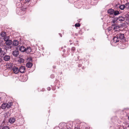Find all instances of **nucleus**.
<instances>
[{
    "instance_id": "nucleus-43",
    "label": "nucleus",
    "mask_w": 129,
    "mask_h": 129,
    "mask_svg": "<svg viewBox=\"0 0 129 129\" xmlns=\"http://www.w3.org/2000/svg\"><path fill=\"white\" fill-rule=\"evenodd\" d=\"M70 44V45H71L72 44V43H71Z\"/></svg>"
},
{
    "instance_id": "nucleus-2",
    "label": "nucleus",
    "mask_w": 129,
    "mask_h": 129,
    "mask_svg": "<svg viewBox=\"0 0 129 129\" xmlns=\"http://www.w3.org/2000/svg\"><path fill=\"white\" fill-rule=\"evenodd\" d=\"M25 67L24 66H21L20 68L19 71L21 73H23L25 71Z\"/></svg>"
},
{
    "instance_id": "nucleus-35",
    "label": "nucleus",
    "mask_w": 129,
    "mask_h": 129,
    "mask_svg": "<svg viewBox=\"0 0 129 129\" xmlns=\"http://www.w3.org/2000/svg\"><path fill=\"white\" fill-rule=\"evenodd\" d=\"M66 51V50L65 49H64L63 50V52H65Z\"/></svg>"
},
{
    "instance_id": "nucleus-21",
    "label": "nucleus",
    "mask_w": 129,
    "mask_h": 129,
    "mask_svg": "<svg viewBox=\"0 0 129 129\" xmlns=\"http://www.w3.org/2000/svg\"><path fill=\"white\" fill-rule=\"evenodd\" d=\"M120 14L119 12L117 10H114L113 14L115 16H116Z\"/></svg>"
},
{
    "instance_id": "nucleus-1",
    "label": "nucleus",
    "mask_w": 129,
    "mask_h": 129,
    "mask_svg": "<svg viewBox=\"0 0 129 129\" xmlns=\"http://www.w3.org/2000/svg\"><path fill=\"white\" fill-rule=\"evenodd\" d=\"M118 36L119 40L120 39V40H123L125 38L124 37V35L123 34H118L117 35Z\"/></svg>"
},
{
    "instance_id": "nucleus-37",
    "label": "nucleus",
    "mask_w": 129,
    "mask_h": 129,
    "mask_svg": "<svg viewBox=\"0 0 129 129\" xmlns=\"http://www.w3.org/2000/svg\"><path fill=\"white\" fill-rule=\"evenodd\" d=\"M61 49H63V47H61Z\"/></svg>"
},
{
    "instance_id": "nucleus-34",
    "label": "nucleus",
    "mask_w": 129,
    "mask_h": 129,
    "mask_svg": "<svg viewBox=\"0 0 129 129\" xmlns=\"http://www.w3.org/2000/svg\"><path fill=\"white\" fill-rule=\"evenodd\" d=\"M2 51V48L0 47V53Z\"/></svg>"
},
{
    "instance_id": "nucleus-10",
    "label": "nucleus",
    "mask_w": 129,
    "mask_h": 129,
    "mask_svg": "<svg viewBox=\"0 0 129 129\" xmlns=\"http://www.w3.org/2000/svg\"><path fill=\"white\" fill-rule=\"evenodd\" d=\"M114 11V10L112 9H110L108 10V14H109L110 15H112L113 14Z\"/></svg>"
},
{
    "instance_id": "nucleus-18",
    "label": "nucleus",
    "mask_w": 129,
    "mask_h": 129,
    "mask_svg": "<svg viewBox=\"0 0 129 129\" xmlns=\"http://www.w3.org/2000/svg\"><path fill=\"white\" fill-rule=\"evenodd\" d=\"M12 41L10 40H9L6 42V43L7 45H10L12 43Z\"/></svg>"
},
{
    "instance_id": "nucleus-3",
    "label": "nucleus",
    "mask_w": 129,
    "mask_h": 129,
    "mask_svg": "<svg viewBox=\"0 0 129 129\" xmlns=\"http://www.w3.org/2000/svg\"><path fill=\"white\" fill-rule=\"evenodd\" d=\"M12 70L14 73L15 74H17L19 72V69L16 67H13L12 68Z\"/></svg>"
},
{
    "instance_id": "nucleus-45",
    "label": "nucleus",
    "mask_w": 129,
    "mask_h": 129,
    "mask_svg": "<svg viewBox=\"0 0 129 129\" xmlns=\"http://www.w3.org/2000/svg\"><path fill=\"white\" fill-rule=\"evenodd\" d=\"M1 99V98L0 97V99Z\"/></svg>"
},
{
    "instance_id": "nucleus-22",
    "label": "nucleus",
    "mask_w": 129,
    "mask_h": 129,
    "mask_svg": "<svg viewBox=\"0 0 129 129\" xmlns=\"http://www.w3.org/2000/svg\"><path fill=\"white\" fill-rule=\"evenodd\" d=\"M1 36L2 37H4L6 36V33L5 31L2 32L0 34Z\"/></svg>"
},
{
    "instance_id": "nucleus-8",
    "label": "nucleus",
    "mask_w": 129,
    "mask_h": 129,
    "mask_svg": "<svg viewBox=\"0 0 129 129\" xmlns=\"http://www.w3.org/2000/svg\"><path fill=\"white\" fill-rule=\"evenodd\" d=\"M19 54V52L17 50H15L12 53L13 55L15 57L17 56Z\"/></svg>"
},
{
    "instance_id": "nucleus-36",
    "label": "nucleus",
    "mask_w": 129,
    "mask_h": 129,
    "mask_svg": "<svg viewBox=\"0 0 129 129\" xmlns=\"http://www.w3.org/2000/svg\"><path fill=\"white\" fill-rule=\"evenodd\" d=\"M30 0H25V1H29Z\"/></svg>"
},
{
    "instance_id": "nucleus-39",
    "label": "nucleus",
    "mask_w": 129,
    "mask_h": 129,
    "mask_svg": "<svg viewBox=\"0 0 129 129\" xmlns=\"http://www.w3.org/2000/svg\"><path fill=\"white\" fill-rule=\"evenodd\" d=\"M128 120H129V116L128 117Z\"/></svg>"
},
{
    "instance_id": "nucleus-15",
    "label": "nucleus",
    "mask_w": 129,
    "mask_h": 129,
    "mask_svg": "<svg viewBox=\"0 0 129 129\" xmlns=\"http://www.w3.org/2000/svg\"><path fill=\"white\" fill-rule=\"evenodd\" d=\"M118 7H119L120 9L122 10H123L125 8V5H119V6H118Z\"/></svg>"
},
{
    "instance_id": "nucleus-19",
    "label": "nucleus",
    "mask_w": 129,
    "mask_h": 129,
    "mask_svg": "<svg viewBox=\"0 0 129 129\" xmlns=\"http://www.w3.org/2000/svg\"><path fill=\"white\" fill-rule=\"evenodd\" d=\"M7 107V105L6 103H3L1 106V107L3 109H5Z\"/></svg>"
},
{
    "instance_id": "nucleus-40",
    "label": "nucleus",
    "mask_w": 129,
    "mask_h": 129,
    "mask_svg": "<svg viewBox=\"0 0 129 129\" xmlns=\"http://www.w3.org/2000/svg\"><path fill=\"white\" fill-rule=\"evenodd\" d=\"M116 6H117V5H116Z\"/></svg>"
},
{
    "instance_id": "nucleus-25",
    "label": "nucleus",
    "mask_w": 129,
    "mask_h": 129,
    "mask_svg": "<svg viewBox=\"0 0 129 129\" xmlns=\"http://www.w3.org/2000/svg\"><path fill=\"white\" fill-rule=\"evenodd\" d=\"M2 129H9V127L8 126H3Z\"/></svg>"
},
{
    "instance_id": "nucleus-26",
    "label": "nucleus",
    "mask_w": 129,
    "mask_h": 129,
    "mask_svg": "<svg viewBox=\"0 0 129 129\" xmlns=\"http://www.w3.org/2000/svg\"><path fill=\"white\" fill-rule=\"evenodd\" d=\"M80 25V24L79 23H77L75 24V26L76 27H79Z\"/></svg>"
},
{
    "instance_id": "nucleus-4",
    "label": "nucleus",
    "mask_w": 129,
    "mask_h": 129,
    "mask_svg": "<svg viewBox=\"0 0 129 129\" xmlns=\"http://www.w3.org/2000/svg\"><path fill=\"white\" fill-rule=\"evenodd\" d=\"M118 20V18H115L112 20V23L113 24H112V26H116V23L117 22V21Z\"/></svg>"
},
{
    "instance_id": "nucleus-6",
    "label": "nucleus",
    "mask_w": 129,
    "mask_h": 129,
    "mask_svg": "<svg viewBox=\"0 0 129 129\" xmlns=\"http://www.w3.org/2000/svg\"><path fill=\"white\" fill-rule=\"evenodd\" d=\"M113 40L114 42L115 43L118 42L120 41L117 35L113 38Z\"/></svg>"
},
{
    "instance_id": "nucleus-28",
    "label": "nucleus",
    "mask_w": 129,
    "mask_h": 129,
    "mask_svg": "<svg viewBox=\"0 0 129 129\" xmlns=\"http://www.w3.org/2000/svg\"><path fill=\"white\" fill-rule=\"evenodd\" d=\"M1 55H2V56H3L4 54H5V52L3 51H2L1 52Z\"/></svg>"
},
{
    "instance_id": "nucleus-13",
    "label": "nucleus",
    "mask_w": 129,
    "mask_h": 129,
    "mask_svg": "<svg viewBox=\"0 0 129 129\" xmlns=\"http://www.w3.org/2000/svg\"><path fill=\"white\" fill-rule=\"evenodd\" d=\"M117 18H118V20L119 21L121 22L123 21L125 19L122 16L119 17H118Z\"/></svg>"
},
{
    "instance_id": "nucleus-27",
    "label": "nucleus",
    "mask_w": 129,
    "mask_h": 129,
    "mask_svg": "<svg viewBox=\"0 0 129 129\" xmlns=\"http://www.w3.org/2000/svg\"><path fill=\"white\" fill-rule=\"evenodd\" d=\"M27 60L29 61H32V58L31 57H30L28 58Z\"/></svg>"
},
{
    "instance_id": "nucleus-5",
    "label": "nucleus",
    "mask_w": 129,
    "mask_h": 129,
    "mask_svg": "<svg viewBox=\"0 0 129 129\" xmlns=\"http://www.w3.org/2000/svg\"><path fill=\"white\" fill-rule=\"evenodd\" d=\"M16 119L14 117L10 118L9 119V122L11 123H13L15 121Z\"/></svg>"
},
{
    "instance_id": "nucleus-7",
    "label": "nucleus",
    "mask_w": 129,
    "mask_h": 129,
    "mask_svg": "<svg viewBox=\"0 0 129 129\" xmlns=\"http://www.w3.org/2000/svg\"><path fill=\"white\" fill-rule=\"evenodd\" d=\"M10 57L9 55H5L3 57L4 60L5 61H9L10 59Z\"/></svg>"
},
{
    "instance_id": "nucleus-42",
    "label": "nucleus",
    "mask_w": 129,
    "mask_h": 129,
    "mask_svg": "<svg viewBox=\"0 0 129 129\" xmlns=\"http://www.w3.org/2000/svg\"><path fill=\"white\" fill-rule=\"evenodd\" d=\"M70 42H71V40H70Z\"/></svg>"
},
{
    "instance_id": "nucleus-33",
    "label": "nucleus",
    "mask_w": 129,
    "mask_h": 129,
    "mask_svg": "<svg viewBox=\"0 0 129 129\" xmlns=\"http://www.w3.org/2000/svg\"><path fill=\"white\" fill-rule=\"evenodd\" d=\"M59 35L61 37H62V34H60V33H59Z\"/></svg>"
},
{
    "instance_id": "nucleus-12",
    "label": "nucleus",
    "mask_w": 129,
    "mask_h": 129,
    "mask_svg": "<svg viewBox=\"0 0 129 129\" xmlns=\"http://www.w3.org/2000/svg\"><path fill=\"white\" fill-rule=\"evenodd\" d=\"M115 26L113 28L114 30L115 31H118L119 30V28L120 26L119 25H116V26Z\"/></svg>"
},
{
    "instance_id": "nucleus-41",
    "label": "nucleus",
    "mask_w": 129,
    "mask_h": 129,
    "mask_svg": "<svg viewBox=\"0 0 129 129\" xmlns=\"http://www.w3.org/2000/svg\"><path fill=\"white\" fill-rule=\"evenodd\" d=\"M128 110V109H126V110Z\"/></svg>"
},
{
    "instance_id": "nucleus-11",
    "label": "nucleus",
    "mask_w": 129,
    "mask_h": 129,
    "mask_svg": "<svg viewBox=\"0 0 129 129\" xmlns=\"http://www.w3.org/2000/svg\"><path fill=\"white\" fill-rule=\"evenodd\" d=\"M13 45L16 46H17L19 44V42L16 40H14L13 41Z\"/></svg>"
},
{
    "instance_id": "nucleus-29",
    "label": "nucleus",
    "mask_w": 129,
    "mask_h": 129,
    "mask_svg": "<svg viewBox=\"0 0 129 129\" xmlns=\"http://www.w3.org/2000/svg\"><path fill=\"white\" fill-rule=\"evenodd\" d=\"M53 129H60V128L58 126H57L55 127Z\"/></svg>"
},
{
    "instance_id": "nucleus-17",
    "label": "nucleus",
    "mask_w": 129,
    "mask_h": 129,
    "mask_svg": "<svg viewBox=\"0 0 129 129\" xmlns=\"http://www.w3.org/2000/svg\"><path fill=\"white\" fill-rule=\"evenodd\" d=\"M33 65V64L30 62L27 63L26 64V66L28 68L31 67Z\"/></svg>"
},
{
    "instance_id": "nucleus-16",
    "label": "nucleus",
    "mask_w": 129,
    "mask_h": 129,
    "mask_svg": "<svg viewBox=\"0 0 129 129\" xmlns=\"http://www.w3.org/2000/svg\"><path fill=\"white\" fill-rule=\"evenodd\" d=\"M13 103L12 102H9L8 104L6 103L7 105V107L8 108H9L11 107V106H12Z\"/></svg>"
},
{
    "instance_id": "nucleus-32",
    "label": "nucleus",
    "mask_w": 129,
    "mask_h": 129,
    "mask_svg": "<svg viewBox=\"0 0 129 129\" xmlns=\"http://www.w3.org/2000/svg\"><path fill=\"white\" fill-rule=\"evenodd\" d=\"M51 77L52 78H54V76L53 75H52L51 76Z\"/></svg>"
},
{
    "instance_id": "nucleus-44",
    "label": "nucleus",
    "mask_w": 129,
    "mask_h": 129,
    "mask_svg": "<svg viewBox=\"0 0 129 129\" xmlns=\"http://www.w3.org/2000/svg\"><path fill=\"white\" fill-rule=\"evenodd\" d=\"M64 47H66V46H64Z\"/></svg>"
},
{
    "instance_id": "nucleus-24",
    "label": "nucleus",
    "mask_w": 129,
    "mask_h": 129,
    "mask_svg": "<svg viewBox=\"0 0 129 129\" xmlns=\"http://www.w3.org/2000/svg\"><path fill=\"white\" fill-rule=\"evenodd\" d=\"M125 8L127 9H129V3H127L125 4Z\"/></svg>"
},
{
    "instance_id": "nucleus-20",
    "label": "nucleus",
    "mask_w": 129,
    "mask_h": 129,
    "mask_svg": "<svg viewBox=\"0 0 129 129\" xmlns=\"http://www.w3.org/2000/svg\"><path fill=\"white\" fill-rule=\"evenodd\" d=\"M18 61L20 63H23L24 62V60L23 58H20L18 60Z\"/></svg>"
},
{
    "instance_id": "nucleus-38",
    "label": "nucleus",
    "mask_w": 129,
    "mask_h": 129,
    "mask_svg": "<svg viewBox=\"0 0 129 129\" xmlns=\"http://www.w3.org/2000/svg\"><path fill=\"white\" fill-rule=\"evenodd\" d=\"M68 51H69V52H70V49H69Z\"/></svg>"
},
{
    "instance_id": "nucleus-31",
    "label": "nucleus",
    "mask_w": 129,
    "mask_h": 129,
    "mask_svg": "<svg viewBox=\"0 0 129 129\" xmlns=\"http://www.w3.org/2000/svg\"><path fill=\"white\" fill-rule=\"evenodd\" d=\"M47 89L49 91L51 90V88L50 87H48L47 88Z\"/></svg>"
},
{
    "instance_id": "nucleus-23",
    "label": "nucleus",
    "mask_w": 129,
    "mask_h": 129,
    "mask_svg": "<svg viewBox=\"0 0 129 129\" xmlns=\"http://www.w3.org/2000/svg\"><path fill=\"white\" fill-rule=\"evenodd\" d=\"M4 37V41H6V42L9 40V37L6 36H5Z\"/></svg>"
},
{
    "instance_id": "nucleus-14",
    "label": "nucleus",
    "mask_w": 129,
    "mask_h": 129,
    "mask_svg": "<svg viewBox=\"0 0 129 129\" xmlns=\"http://www.w3.org/2000/svg\"><path fill=\"white\" fill-rule=\"evenodd\" d=\"M25 51L28 53H30L31 51V48L30 47H27Z\"/></svg>"
},
{
    "instance_id": "nucleus-9",
    "label": "nucleus",
    "mask_w": 129,
    "mask_h": 129,
    "mask_svg": "<svg viewBox=\"0 0 129 129\" xmlns=\"http://www.w3.org/2000/svg\"><path fill=\"white\" fill-rule=\"evenodd\" d=\"M19 49L22 52H24L25 51L26 49L24 46H21L19 47Z\"/></svg>"
},
{
    "instance_id": "nucleus-30",
    "label": "nucleus",
    "mask_w": 129,
    "mask_h": 129,
    "mask_svg": "<svg viewBox=\"0 0 129 129\" xmlns=\"http://www.w3.org/2000/svg\"><path fill=\"white\" fill-rule=\"evenodd\" d=\"M75 49V48L74 47H72L71 48V50L72 51H74Z\"/></svg>"
}]
</instances>
